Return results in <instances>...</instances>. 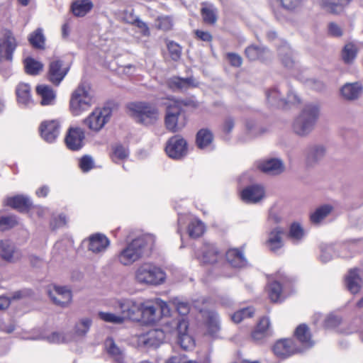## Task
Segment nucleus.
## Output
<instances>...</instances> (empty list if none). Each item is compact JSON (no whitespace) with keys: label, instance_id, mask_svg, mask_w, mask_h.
<instances>
[{"label":"nucleus","instance_id":"412c9836","mask_svg":"<svg viewBox=\"0 0 363 363\" xmlns=\"http://www.w3.org/2000/svg\"><path fill=\"white\" fill-rule=\"evenodd\" d=\"M189 328L188 322L182 318L177 323V332L178 342L184 350L192 347L194 345L193 338L187 333Z\"/></svg>","mask_w":363,"mask_h":363},{"label":"nucleus","instance_id":"37998d69","mask_svg":"<svg viewBox=\"0 0 363 363\" xmlns=\"http://www.w3.org/2000/svg\"><path fill=\"white\" fill-rule=\"evenodd\" d=\"M207 329L209 334L215 335L220 330L218 315L214 311H209L207 315Z\"/></svg>","mask_w":363,"mask_h":363},{"label":"nucleus","instance_id":"4c0bfd02","mask_svg":"<svg viewBox=\"0 0 363 363\" xmlns=\"http://www.w3.org/2000/svg\"><path fill=\"white\" fill-rule=\"evenodd\" d=\"M269 320L267 318H262L255 330L252 333V337L255 341H259L268 335Z\"/></svg>","mask_w":363,"mask_h":363},{"label":"nucleus","instance_id":"680f3d73","mask_svg":"<svg viewBox=\"0 0 363 363\" xmlns=\"http://www.w3.org/2000/svg\"><path fill=\"white\" fill-rule=\"evenodd\" d=\"M17 223L16 217L14 216H6L0 218V230L4 231L9 230Z\"/></svg>","mask_w":363,"mask_h":363},{"label":"nucleus","instance_id":"de8ad7c7","mask_svg":"<svg viewBox=\"0 0 363 363\" xmlns=\"http://www.w3.org/2000/svg\"><path fill=\"white\" fill-rule=\"evenodd\" d=\"M279 55L283 65L287 68H291L294 61L291 56V51L287 45H283L279 48Z\"/></svg>","mask_w":363,"mask_h":363},{"label":"nucleus","instance_id":"5701e85b","mask_svg":"<svg viewBox=\"0 0 363 363\" xmlns=\"http://www.w3.org/2000/svg\"><path fill=\"white\" fill-rule=\"evenodd\" d=\"M354 0H320V6L333 14L340 13Z\"/></svg>","mask_w":363,"mask_h":363},{"label":"nucleus","instance_id":"f3484780","mask_svg":"<svg viewBox=\"0 0 363 363\" xmlns=\"http://www.w3.org/2000/svg\"><path fill=\"white\" fill-rule=\"evenodd\" d=\"M304 154L306 164L313 166L324 158L326 155V148L321 144H312L305 149Z\"/></svg>","mask_w":363,"mask_h":363},{"label":"nucleus","instance_id":"6ab92c4d","mask_svg":"<svg viewBox=\"0 0 363 363\" xmlns=\"http://www.w3.org/2000/svg\"><path fill=\"white\" fill-rule=\"evenodd\" d=\"M165 337L162 330L155 329L140 335L138 342L146 347H157L164 342Z\"/></svg>","mask_w":363,"mask_h":363},{"label":"nucleus","instance_id":"0eeeda50","mask_svg":"<svg viewBox=\"0 0 363 363\" xmlns=\"http://www.w3.org/2000/svg\"><path fill=\"white\" fill-rule=\"evenodd\" d=\"M186 123V113L180 103H172L167 107L164 124L169 131L179 132L185 127Z\"/></svg>","mask_w":363,"mask_h":363},{"label":"nucleus","instance_id":"a18cd8bd","mask_svg":"<svg viewBox=\"0 0 363 363\" xmlns=\"http://www.w3.org/2000/svg\"><path fill=\"white\" fill-rule=\"evenodd\" d=\"M26 72L31 75H37L43 70V65L31 57L24 60Z\"/></svg>","mask_w":363,"mask_h":363},{"label":"nucleus","instance_id":"c03bdc74","mask_svg":"<svg viewBox=\"0 0 363 363\" xmlns=\"http://www.w3.org/2000/svg\"><path fill=\"white\" fill-rule=\"evenodd\" d=\"M213 140V135L206 129L200 130L196 135V144L201 149L206 147Z\"/></svg>","mask_w":363,"mask_h":363},{"label":"nucleus","instance_id":"a19ab883","mask_svg":"<svg viewBox=\"0 0 363 363\" xmlns=\"http://www.w3.org/2000/svg\"><path fill=\"white\" fill-rule=\"evenodd\" d=\"M358 48L353 43H347L342 51V57L345 63L351 64L357 57Z\"/></svg>","mask_w":363,"mask_h":363},{"label":"nucleus","instance_id":"9d476101","mask_svg":"<svg viewBox=\"0 0 363 363\" xmlns=\"http://www.w3.org/2000/svg\"><path fill=\"white\" fill-rule=\"evenodd\" d=\"M142 303L133 299H121L116 301V308L121 311L122 317L133 320H140Z\"/></svg>","mask_w":363,"mask_h":363},{"label":"nucleus","instance_id":"338daca9","mask_svg":"<svg viewBox=\"0 0 363 363\" xmlns=\"http://www.w3.org/2000/svg\"><path fill=\"white\" fill-rule=\"evenodd\" d=\"M334 248L333 246L329 245L321 250L320 259L323 262H328L333 258V253Z\"/></svg>","mask_w":363,"mask_h":363},{"label":"nucleus","instance_id":"6e6d98bb","mask_svg":"<svg viewBox=\"0 0 363 363\" xmlns=\"http://www.w3.org/2000/svg\"><path fill=\"white\" fill-rule=\"evenodd\" d=\"M50 343H65L71 340V336L65 333L53 332L45 337Z\"/></svg>","mask_w":363,"mask_h":363},{"label":"nucleus","instance_id":"0e129e2a","mask_svg":"<svg viewBox=\"0 0 363 363\" xmlns=\"http://www.w3.org/2000/svg\"><path fill=\"white\" fill-rule=\"evenodd\" d=\"M328 34L332 37L339 38L343 35V30L337 23L330 22L328 24Z\"/></svg>","mask_w":363,"mask_h":363},{"label":"nucleus","instance_id":"7ed1b4c3","mask_svg":"<svg viewBox=\"0 0 363 363\" xmlns=\"http://www.w3.org/2000/svg\"><path fill=\"white\" fill-rule=\"evenodd\" d=\"M93 94L91 86L86 83H80L72 91L69 99V110L73 116H80L92 106Z\"/></svg>","mask_w":363,"mask_h":363},{"label":"nucleus","instance_id":"1a4fd4ad","mask_svg":"<svg viewBox=\"0 0 363 363\" xmlns=\"http://www.w3.org/2000/svg\"><path fill=\"white\" fill-rule=\"evenodd\" d=\"M48 293L52 301L62 308L68 307L72 301V291L67 286L53 285Z\"/></svg>","mask_w":363,"mask_h":363},{"label":"nucleus","instance_id":"f257e3e1","mask_svg":"<svg viewBox=\"0 0 363 363\" xmlns=\"http://www.w3.org/2000/svg\"><path fill=\"white\" fill-rule=\"evenodd\" d=\"M155 240L152 235H145L133 240L116 255V260L123 266H131L143 257L145 249L152 247Z\"/></svg>","mask_w":363,"mask_h":363},{"label":"nucleus","instance_id":"c9c22d12","mask_svg":"<svg viewBox=\"0 0 363 363\" xmlns=\"http://www.w3.org/2000/svg\"><path fill=\"white\" fill-rule=\"evenodd\" d=\"M295 335L305 347L308 348L313 345V342L311 338L309 329L306 325L301 324L298 326L295 331Z\"/></svg>","mask_w":363,"mask_h":363},{"label":"nucleus","instance_id":"9b49d317","mask_svg":"<svg viewBox=\"0 0 363 363\" xmlns=\"http://www.w3.org/2000/svg\"><path fill=\"white\" fill-rule=\"evenodd\" d=\"M165 150L169 157L181 159L187 153L186 141L179 135H174L168 140Z\"/></svg>","mask_w":363,"mask_h":363},{"label":"nucleus","instance_id":"f704fd0d","mask_svg":"<svg viewBox=\"0 0 363 363\" xmlns=\"http://www.w3.org/2000/svg\"><path fill=\"white\" fill-rule=\"evenodd\" d=\"M6 203L13 208L17 209L20 211L26 210L31 205L30 199L22 195H18L14 197L7 199Z\"/></svg>","mask_w":363,"mask_h":363},{"label":"nucleus","instance_id":"5fc2aeb1","mask_svg":"<svg viewBox=\"0 0 363 363\" xmlns=\"http://www.w3.org/2000/svg\"><path fill=\"white\" fill-rule=\"evenodd\" d=\"M254 313L255 310L252 308L247 307L236 311L231 316V318L233 322L238 323L245 318L252 317Z\"/></svg>","mask_w":363,"mask_h":363},{"label":"nucleus","instance_id":"4be33fe9","mask_svg":"<svg viewBox=\"0 0 363 363\" xmlns=\"http://www.w3.org/2000/svg\"><path fill=\"white\" fill-rule=\"evenodd\" d=\"M199 84L194 77L182 78L173 77L167 80L168 86L174 91H186Z\"/></svg>","mask_w":363,"mask_h":363},{"label":"nucleus","instance_id":"b1692460","mask_svg":"<svg viewBox=\"0 0 363 363\" xmlns=\"http://www.w3.org/2000/svg\"><path fill=\"white\" fill-rule=\"evenodd\" d=\"M345 282L348 290L352 294H357L363 283L359 269L356 268L350 269L345 278Z\"/></svg>","mask_w":363,"mask_h":363},{"label":"nucleus","instance_id":"052dcab7","mask_svg":"<svg viewBox=\"0 0 363 363\" xmlns=\"http://www.w3.org/2000/svg\"><path fill=\"white\" fill-rule=\"evenodd\" d=\"M167 48L169 52L170 57L173 60L177 61L180 58L182 48L179 44L173 41H170L167 43Z\"/></svg>","mask_w":363,"mask_h":363},{"label":"nucleus","instance_id":"cd10ccee","mask_svg":"<svg viewBox=\"0 0 363 363\" xmlns=\"http://www.w3.org/2000/svg\"><path fill=\"white\" fill-rule=\"evenodd\" d=\"M334 210V207L330 204L322 205L310 214V221L314 225L320 224L323 220L327 218Z\"/></svg>","mask_w":363,"mask_h":363},{"label":"nucleus","instance_id":"4468645a","mask_svg":"<svg viewBox=\"0 0 363 363\" xmlns=\"http://www.w3.org/2000/svg\"><path fill=\"white\" fill-rule=\"evenodd\" d=\"M84 138L85 133L82 128L71 127L67 130L65 141L69 150H78L82 147Z\"/></svg>","mask_w":363,"mask_h":363},{"label":"nucleus","instance_id":"2eb2a0df","mask_svg":"<svg viewBox=\"0 0 363 363\" xmlns=\"http://www.w3.org/2000/svg\"><path fill=\"white\" fill-rule=\"evenodd\" d=\"M41 137L48 143L55 141L60 135V125L58 121L51 120L44 121L40 126Z\"/></svg>","mask_w":363,"mask_h":363},{"label":"nucleus","instance_id":"3c124183","mask_svg":"<svg viewBox=\"0 0 363 363\" xmlns=\"http://www.w3.org/2000/svg\"><path fill=\"white\" fill-rule=\"evenodd\" d=\"M201 15L206 23L213 25L217 21L216 9L213 6L202 8Z\"/></svg>","mask_w":363,"mask_h":363},{"label":"nucleus","instance_id":"864d4df0","mask_svg":"<svg viewBox=\"0 0 363 363\" xmlns=\"http://www.w3.org/2000/svg\"><path fill=\"white\" fill-rule=\"evenodd\" d=\"M264 51V48L250 45L245 49V55L250 60H256L262 58Z\"/></svg>","mask_w":363,"mask_h":363},{"label":"nucleus","instance_id":"a878e982","mask_svg":"<svg viewBox=\"0 0 363 363\" xmlns=\"http://www.w3.org/2000/svg\"><path fill=\"white\" fill-rule=\"evenodd\" d=\"M274 354L279 357L286 358L296 352L292 340L285 339L276 342L273 348Z\"/></svg>","mask_w":363,"mask_h":363},{"label":"nucleus","instance_id":"09e8293b","mask_svg":"<svg viewBox=\"0 0 363 363\" xmlns=\"http://www.w3.org/2000/svg\"><path fill=\"white\" fill-rule=\"evenodd\" d=\"M28 40L33 47L36 48H43L45 38L43 33V30L38 28L30 35Z\"/></svg>","mask_w":363,"mask_h":363},{"label":"nucleus","instance_id":"dca6fc26","mask_svg":"<svg viewBox=\"0 0 363 363\" xmlns=\"http://www.w3.org/2000/svg\"><path fill=\"white\" fill-rule=\"evenodd\" d=\"M265 194L264 187L259 184H253L245 188L240 194L242 200L247 203H257Z\"/></svg>","mask_w":363,"mask_h":363},{"label":"nucleus","instance_id":"72a5a7b5","mask_svg":"<svg viewBox=\"0 0 363 363\" xmlns=\"http://www.w3.org/2000/svg\"><path fill=\"white\" fill-rule=\"evenodd\" d=\"M266 97L267 102L272 106L284 107L286 106L285 96L277 88H272L267 91Z\"/></svg>","mask_w":363,"mask_h":363},{"label":"nucleus","instance_id":"bf43d9fd","mask_svg":"<svg viewBox=\"0 0 363 363\" xmlns=\"http://www.w3.org/2000/svg\"><path fill=\"white\" fill-rule=\"evenodd\" d=\"M281 292V284L277 281H273L269 286V296L272 301L277 302L279 300Z\"/></svg>","mask_w":363,"mask_h":363},{"label":"nucleus","instance_id":"4d7b16f0","mask_svg":"<svg viewBox=\"0 0 363 363\" xmlns=\"http://www.w3.org/2000/svg\"><path fill=\"white\" fill-rule=\"evenodd\" d=\"M279 1L284 9L294 12L302 6L304 0H279Z\"/></svg>","mask_w":363,"mask_h":363},{"label":"nucleus","instance_id":"c756f323","mask_svg":"<svg viewBox=\"0 0 363 363\" xmlns=\"http://www.w3.org/2000/svg\"><path fill=\"white\" fill-rule=\"evenodd\" d=\"M201 253L202 255L199 258L203 263L213 264L218 261V251L213 244L205 243L201 249Z\"/></svg>","mask_w":363,"mask_h":363},{"label":"nucleus","instance_id":"f03ea898","mask_svg":"<svg viewBox=\"0 0 363 363\" xmlns=\"http://www.w3.org/2000/svg\"><path fill=\"white\" fill-rule=\"evenodd\" d=\"M320 115L318 104H306L292 123V131L299 137H306L314 130Z\"/></svg>","mask_w":363,"mask_h":363},{"label":"nucleus","instance_id":"c85d7f7f","mask_svg":"<svg viewBox=\"0 0 363 363\" xmlns=\"http://www.w3.org/2000/svg\"><path fill=\"white\" fill-rule=\"evenodd\" d=\"M36 91L40 97V104L42 106H50L54 104L56 94L53 89L48 85H39L36 87Z\"/></svg>","mask_w":363,"mask_h":363},{"label":"nucleus","instance_id":"a211bd4d","mask_svg":"<svg viewBox=\"0 0 363 363\" xmlns=\"http://www.w3.org/2000/svg\"><path fill=\"white\" fill-rule=\"evenodd\" d=\"M88 250L94 254L104 252L110 245L109 239L102 233H94L88 238Z\"/></svg>","mask_w":363,"mask_h":363},{"label":"nucleus","instance_id":"20e7f679","mask_svg":"<svg viewBox=\"0 0 363 363\" xmlns=\"http://www.w3.org/2000/svg\"><path fill=\"white\" fill-rule=\"evenodd\" d=\"M170 308L168 304L160 298L147 300L142 303L140 320L145 324H154L161 315L169 316Z\"/></svg>","mask_w":363,"mask_h":363},{"label":"nucleus","instance_id":"774afa93","mask_svg":"<svg viewBox=\"0 0 363 363\" xmlns=\"http://www.w3.org/2000/svg\"><path fill=\"white\" fill-rule=\"evenodd\" d=\"M93 160L90 156L83 157L79 162L80 168L83 172H88L93 167Z\"/></svg>","mask_w":363,"mask_h":363},{"label":"nucleus","instance_id":"bb28decb","mask_svg":"<svg viewBox=\"0 0 363 363\" xmlns=\"http://www.w3.org/2000/svg\"><path fill=\"white\" fill-rule=\"evenodd\" d=\"M0 255L8 262H15L21 257L20 253L15 250L14 246L8 240L0 242Z\"/></svg>","mask_w":363,"mask_h":363},{"label":"nucleus","instance_id":"58836bf2","mask_svg":"<svg viewBox=\"0 0 363 363\" xmlns=\"http://www.w3.org/2000/svg\"><path fill=\"white\" fill-rule=\"evenodd\" d=\"M93 8L90 0H77L72 4V10L74 16H84Z\"/></svg>","mask_w":363,"mask_h":363},{"label":"nucleus","instance_id":"8fccbe9b","mask_svg":"<svg viewBox=\"0 0 363 363\" xmlns=\"http://www.w3.org/2000/svg\"><path fill=\"white\" fill-rule=\"evenodd\" d=\"M171 303L180 315H185L189 313L190 306L187 301L182 298L175 297L171 299Z\"/></svg>","mask_w":363,"mask_h":363},{"label":"nucleus","instance_id":"f8f14e48","mask_svg":"<svg viewBox=\"0 0 363 363\" xmlns=\"http://www.w3.org/2000/svg\"><path fill=\"white\" fill-rule=\"evenodd\" d=\"M16 46V38L10 31L0 36V62L11 61Z\"/></svg>","mask_w":363,"mask_h":363},{"label":"nucleus","instance_id":"79ce46f5","mask_svg":"<svg viewBox=\"0 0 363 363\" xmlns=\"http://www.w3.org/2000/svg\"><path fill=\"white\" fill-rule=\"evenodd\" d=\"M105 345L108 354L118 363H121L123 359V350L116 345L113 340L112 338L106 339Z\"/></svg>","mask_w":363,"mask_h":363},{"label":"nucleus","instance_id":"473e14b6","mask_svg":"<svg viewBox=\"0 0 363 363\" xmlns=\"http://www.w3.org/2000/svg\"><path fill=\"white\" fill-rule=\"evenodd\" d=\"M16 96L18 104L26 107L33 104L30 96V87L27 84H20L18 85Z\"/></svg>","mask_w":363,"mask_h":363},{"label":"nucleus","instance_id":"39448f33","mask_svg":"<svg viewBox=\"0 0 363 363\" xmlns=\"http://www.w3.org/2000/svg\"><path fill=\"white\" fill-rule=\"evenodd\" d=\"M128 107L136 121L145 125L155 123L160 118L158 108L149 102H133Z\"/></svg>","mask_w":363,"mask_h":363},{"label":"nucleus","instance_id":"7c9ffc66","mask_svg":"<svg viewBox=\"0 0 363 363\" xmlns=\"http://www.w3.org/2000/svg\"><path fill=\"white\" fill-rule=\"evenodd\" d=\"M283 234L284 230L280 227L275 228L269 233L267 245L270 250L276 251L283 246Z\"/></svg>","mask_w":363,"mask_h":363},{"label":"nucleus","instance_id":"603ef678","mask_svg":"<svg viewBox=\"0 0 363 363\" xmlns=\"http://www.w3.org/2000/svg\"><path fill=\"white\" fill-rule=\"evenodd\" d=\"M91 325V319L88 318H82L76 323L74 327V333L78 336H84L89 331Z\"/></svg>","mask_w":363,"mask_h":363},{"label":"nucleus","instance_id":"e2e57ef3","mask_svg":"<svg viewBox=\"0 0 363 363\" xmlns=\"http://www.w3.org/2000/svg\"><path fill=\"white\" fill-rule=\"evenodd\" d=\"M156 25L161 30H169L172 28L173 22L169 16H160L157 18Z\"/></svg>","mask_w":363,"mask_h":363},{"label":"nucleus","instance_id":"69168bd1","mask_svg":"<svg viewBox=\"0 0 363 363\" xmlns=\"http://www.w3.org/2000/svg\"><path fill=\"white\" fill-rule=\"evenodd\" d=\"M235 120L232 116L226 117L222 125V130L225 134H229L235 127Z\"/></svg>","mask_w":363,"mask_h":363},{"label":"nucleus","instance_id":"aec40b11","mask_svg":"<svg viewBox=\"0 0 363 363\" xmlns=\"http://www.w3.org/2000/svg\"><path fill=\"white\" fill-rule=\"evenodd\" d=\"M257 166L260 171L270 175L279 174L285 169L282 160L277 158H271L259 161Z\"/></svg>","mask_w":363,"mask_h":363},{"label":"nucleus","instance_id":"393cba45","mask_svg":"<svg viewBox=\"0 0 363 363\" xmlns=\"http://www.w3.org/2000/svg\"><path fill=\"white\" fill-rule=\"evenodd\" d=\"M341 94L344 99L353 101L357 99L362 94L363 86L360 82L346 83L341 88Z\"/></svg>","mask_w":363,"mask_h":363},{"label":"nucleus","instance_id":"e433bc0d","mask_svg":"<svg viewBox=\"0 0 363 363\" xmlns=\"http://www.w3.org/2000/svg\"><path fill=\"white\" fill-rule=\"evenodd\" d=\"M130 152L127 147L121 144H115L111 147V158L115 163L125 160L129 156Z\"/></svg>","mask_w":363,"mask_h":363},{"label":"nucleus","instance_id":"423d86ee","mask_svg":"<svg viewBox=\"0 0 363 363\" xmlns=\"http://www.w3.org/2000/svg\"><path fill=\"white\" fill-rule=\"evenodd\" d=\"M165 277V273L160 268L150 263L140 264L135 272V279L141 284L160 285L164 281Z\"/></svg>","mask_w":363,"mask_h":363},{"label":"nucleus","instance_id":"ddd939ff","mask_svg":"<svg viewBox=\"0 0 363 363\" xmlns=\"http://www.w3.org/2000/svg\"><path fill=\"white\" fill-rule=\"evenodd\" d=\"M69 72V67L64 66L60 60H52L49 65L48 77L50 82L59 85Z\"/></svg>","mask_w":363,"mask_h":363},{"label":"nucleus","instance_id":"ea45409f","mask_svg":"<svg viewBox=\"0 0 363 363\" xmlns=\"http://www.w3.org/2000/svg\"><path fill=\"white\" fill-rule=\"evenodd\" d=\"M305 235L303 226L298 222H294L289 227L288 238L294 243L300 242Z\"/></svg>","mask_w":363,"mask_h":363},{"label":"nucleus","instance_id":"13d9d810","mask_svg":"<svg viewBox=\"0 0 363 363\" xmlns=\"http://www.w3.org/2000/svg\"><path fill=\"white\" fill-rule=\"evenodd\" d=\"M98 315L102 320L111 323L120 324L124 320V317H122V315H116L108 312H99Z\"/></svg>","mask_w":363,"mask_h":363},{"label":"nucleus","instance_id":"49530a36","mask_svg":"<svg viewBox=\"0 0 363 363\" xmlns=\"http://www.w3.org/2000/svg\"><path fill=\"white\" fill-rule=\"evenodd\" d=\"M205 231V225L200 220H193L189 225L188 232L190 237H200Z\"/></svg>","mask_w":363,"mask_h":363},{"label":"nucleus","instance_id":"2f4dec72","mask_svg":"<svg viewBox=\"0 0 363 363\" xmlns=\"http://www.w3.org/2000/svg\"><path fill=\"white\" fill-rule=\"evenodd\" d=\"M226 259L233 267H243L247 264V260L242 253L238 249H230L226 252Z\"/></svg>","mask_w":363,"mask_h":363},{"label":"nucleus","instance_id":"6e6552de","mask_svg":"<svg viewBox=\"0 0 363 363\" xmlns=\"http://www.w3.org/2000/svg\"><path fill=\"white\" fill-rule=\"evenodd\" d=\"M111 113L108 108H96L84 119V123L90 130L98 132L109 121Z\"/></svg>","mask_w":363,"mask_h":363}]
</instances>
